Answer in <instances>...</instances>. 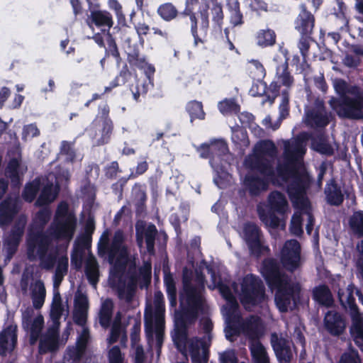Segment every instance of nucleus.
I'll list each match as a JSON object with an SVG mask.
<instances>
[{"label":"nucleus","instance_id":"1","mask_svg":"<svg viewBox=\"0 0 363 363\" xmlns=\"http://www.w3.org/2000/svg\"><path fill=\"white\" fill-rule=\"evenodd\" d=\"M199 0H185L184 9L177 23L178 34L186 31L190 25V32L195 46L199 43H204V40L199 35V31L203 38L208 35L210 28L209 10H211L213 28L215 30L221 32L224 22L223 6L218 0H201L197 12H195L193 6Z\"/></svg>","mask_w":363,"mask_h":363},{"label":"nucleus","instance_id":"2","mask_svg":"<svg viewBox=\"0 0 363 363\" xmlns=\"http://www.w3.org/2000/svg\"><path fill=\"white\" fill-rule=\"evenodd\" d=\"M182 284L183 289L180 292L179 298L181 304L185 301L186 308L176 311L172 337L176 348L182 354H185L188 340V328L194 323L199 312L203 310L204 299L201 291L204 289V286L203 282L198 286L193 285L191 277L186 275L183 277Z\"/></svg>","mask_w":363,"mask_h":363},{"label":"nucleus","instance_id":"3","mask_svg":"<svg viewBox=\"0 0 363 363\" xmlns=\"http://www.w3.org/2000/svg\"><path fill=\"white\" fill-rule=\"evenodd\" d=\"M52 238L48 235L38 233L28 240V258L30 261L37 259L40 266L45 270H51L56 265L55 273L66 275L68 272L69 259L67 255H59L58 249L48 252Z\"/></svg>","mask_w":363,"mask_h":363},{"label":"nucleus","instance_id":"4","mask_svg":"<svg viewBox=\"0 0 363 363\" xmlns=\"http://www.w3.org/2000/svg\"><path fill=\"white\" fill-rule=\"evenodd\" d=\"M77 218L74 213L69 209L68 203L60 201L56 208L52 222L48 231V235L56 240L70 242L75 234Z\"/></svg>","mask_w":363,"mask_h":363},{"label":"nucleus","instance_id":"5","mask_svg":"<svg viewBox=\"0 0 363 363\" xmlns=\"http://www.w3.org/2000/svg\"><path fill=\"white\" fill-rule=\"evenodd\" d=\"M275 291L274 302L281 313L294 311L301 303V285L291 278L271 289Z\"/></svg>","mask_w":363,"mask_h":363},{"label":"nucleus","instance_id":"6","mask_svg":"<svg viewBox=\"0 0 363 363\" xmlns=\"http://www.w3.org/2000/svg\"><path fill=\"white\" fill-rule=\"evenodd\" d=\"M342 118L363 120V89L354 87L350 96L344 97L337 107L333 108Z\"/></svg>","mask_w":363,"mask_h":363},{"label":"nucleus","instance_id":"7","mask_svg":"<svg viewBox=\"0 0 363 363\" xmlns=\"http://www.w3.org/2000/svg\"><path fill=\"white\" fill-rule=\"evenodd\" d=\"M265 297V287L261 279L253 274L246 275L241 284V303L257 306L264 301Z\"/></svg>","mask_w":363,"mask_h":363},{"label":"nucleus","instance_id":"8","mask_svg":"<svg viewBox=\"0 0 363 363\" xmlns=\"http://www.w3.org/2000/svg\"><path fill=\"white\" fill-rule=\"evenodd\" d=\"M279 262L282 268L289 273H294L301 269L303 259L301 256V246L296 239L286 240L280 250Z\"/></svg>","mask_w":363,"mask_h":363},{"label":"nucleus","instance_id":"9","mask_svg":"<svg viewBox=\"0 0 363 363\" xmlns=\"http://www.w3.org/2000/svg\"><path fill=\"white\" fill-rule=\"evenodd\" d=\"M154 308L147 304L144 312L145 332L148 339H152L154 331V320H165V306L161 291H156L154 296Z\"/></svg>","mask_w":363,"mask_h":363},{"label":"nucleus","instance_id":"10","mask_svg":"<svg viewBox=\"0 0 363 363\" xmlns=\"http://www.w3.org/2000/svg\"><path fill=\"white\" fill-rule=\"evenodd\" d=\"M262 232L260 228L252 222H247L243 226V239L248 247L250 254L259 257L264 252L269 251L262 241Z\"/></svg>","mask_w":363,"mask_h":363},{"label":"nucleus","instance_id":"11","mask_svg":"<svg viewBox=\"0 0 363 363\" xmlns=\"http://www.w3.org/2000/svg\"><path fill=\"white\" fill-rule=\"evenodd\" d=\"M280 264V262L273 257L265 258L262 262L260 272L270 289L291 278L281 270Z\"/></svg>","mask_w":363,"mask_h":363},{"label":"nucleus","instance_id":"12","mask_svg":"<svg viewBox=\"0 0 363 363\" xmlns=\"http://www.w3.org/2000/svg\"><path fill=\"white\" fill-rule=\"evenodd\" d=\"M303 181L289 182L287 185L286 192L296 209L301 211H307L310 208V201L306 196V192L310 187L311 179L308 182Z\"/></svg>","mask_w":363,"mask_h":363},{"label":"nucleus","instance_id":"13","mask_svg":"<svg viewBox=\"0 0 363 363\" xmlns=\"http://www.w3.org/2000/svg\"><path fill=\"white\" fill-rule=\"evenodd\" d=\"M277 176L284 182H290L303 181V182L311 180L309 174L305 169H299V165L297 162L291 160H286L283 163H279L277 166Z\"/></svg>","mask_w":363,"mask_h":363},{"label":"nucleus","instance_id":"14","mask_svg":"<svg viewBox=\"0 0 363 363\" xmlns=\"http://www.w3.org/2000/svg\"><path fill=\"white\" fill-rule=\"evenodd\" d=\"M271 346L279 363H291L293 359L292 342L287 337L277 333L270 335Z\"/></svg>","mask_w":363,"mask_h":363},{"label":"nucleus","instance_id":"15","mask_svg":"<svg viewBox=\"0 0 363 363\" xmlns=\"http://www.w3.org/2000/svg\"><path fill=\"white\" fill-rule=\"evenodd\" d=\"M33 313L32 309H27L23 314V327L25 330L29 332V344L30 345H35L43 336L42 330L44 327L43 316L38 315L32 319Z\"/></svg>","mask_w":363,"mask_h":363},{"label":"nucleus","instance_id":"16","mask_svg":"<svg viewBox=\"0 0 363 363\" xmlns=\"http://www.w3.org/2000/svg\"><path fill=\"white\" fill-rule=\"evenodd\" d=\"M294 29L299 34H313L315 27V17L305 4L299 5V12L294 21Z\"/></svg>","mask_w":363,"mask_h":363},{"label":"nucleus","instance_id":"17","mask_svg":"<svg viewBox=\"0 0 363 363\" xmlns=\"http://www.w3.org/2000/svg\"><path fill=\"white\" fill-rule=\"evenodd\" d=\"M22 202L18 196H7L0 203V225H8L13 221L21 208Z\"/></svg>","mask_w":363,"mask_h":363},{"label":"nucleus","instance_id":"18","mask_svg":"<svg viewBox=\"0 0 363 363\" xmlns=\"http://www.w3.org/2000/svg\"><path fill=\"white\" fill-rule=\"evenodd\" d=\"M245 162L248 169L259 173L267 179H272L275 175L272 161L259 154H254L246 158Z\"/></svg>","mask_w":363,"mask_h":363},{"label":"nucleus","instance_id":"19","mask_svg":"<svg viewBox=\"0 0 363 363\" xmlns=\"http://www.w3.org/2000/svg\"><path fill=\"white\" fill-rule=\"evenodd\" d=\"M189 351L192 362L207 363L209 358V345L204 338L194 337L187 340Z\"/></svg>","mask_w":363,"mask_h":363},{"label":"nucleus","instance_id":"20","mask_svg":"<svg viewBox=\"0 0 363 363\" xmlns=\"http://www.w3.org/2000/svg\"><path fill=\"white\" fill-rule=\"evenodd\" d=\"M323 324L327 332L332 336L342 335L346 329V320L339 312L328 311L323 318Z\"/></svg>","mask_w":363,"mask_h":363},{"label":"nucleus","instance_id":"21","mask_svg":"<svg viewBox=\"0 0 363 363\" xmlns=\"http://www.w3.org/2000/svg\"><path fill=\"white\" fill-rule=\"evenodd\" d=\"M87 21L90 27L94 25L107 35L114 24L112 14L107 10L101 9L91 11Z\"/></svg>","mask_w":363,"mask_h":363},{"label":"nucleus","instance_id":"22","mask_svg":"<svg viewBox=\"0 0 363 363\" xmlns=\"http://www.w3.org/2000/svg\"><path fill=\"white\" fill-rule=\"evenodd\" d=\"M261 319L259 316L251 315L245 318L239 324V327L230 325L229 327L231 331L230 335H238L240 330L250 338L257 337L259 335Z\"/></svg>","mask_w":363,"mask_h":363},{"label":"nucleus","instance_id":"23","mask_svg":"<svg viewBox=\"0 0 363 363\" xmlns=\"http://www.w3.org/2000/svg\"><path fill=\"white\" fill-rule=\"evenodd\" d=\"M156 13L162 21L173 22L172 30V33H177V23L182 14L177 5L170 1L162 3L157 8Z\"/></svg>","mask_w":363,"mask_h":363},{"label":"nucleus","instance_id":"24","mask_svg":"<svg viewBox=\"0 0 363 363\" xmlns=\"http://www.w3.org/2000/svg\"><path fill=\"white\" fill-rule=\"evenodd\" d=\"M330 123V119L323 104L309 110L306 115V123L312 128H325Z\"/></svg>","mask_w":363,"mask_h":363},{"label":"nucleus","instance_id":"25","mask_svg":"<svg viewBox=\"0 0 363 363\" xmlns=\"http://www.w3.org/2000/svg\"><path fill=\"white\" fill-rule=\"evenodd\" d=\"M17 341V325H8L0 332V355H6L9 350L12 352L16 347Z\"/></svg>","mask_w":363,"mask_h":363},{"label":"nucleus","instance_id":"26","mask_svg":"<svg viewBox=\"0 0 363 363\" xmlns=\"http://www.w3.org/2000/svg\"><path fill=\"white\" fill-rule=\"evenodd\" d=\"M60 337L57 331L50 329L39 339L38 352L45 354L58 350Z\"/></svg>","mask_w":363,"mask_h":363},{"label":"nucleus","instance_id":"27","mask_svg":"<svg viewBox=\"0 0 363 363\" xmlns=\"http://www.w3.org/2000/svg\"><path fill=\"white\" fill-rule=\"evenodd\" d=\"M324 194L327 203L330 206H339L344 201V194L335 178H331L327 182Z\"/></svg>","mask_w":363,"mask_h":363},{"label":"nucleus","instance_id":"28","mask_svg":"<svg viewBox=\"0 0 363 363\" xmlns=\"http://www.w3.org/2000/svg\"><path fill=\"white\" fill-rule=\"evenodd\" d=\"M21 159L13 157L5 168V176L10 179L13 189H18L23 182V172H20Z\"/></svg>","mask_w":363,"mask_h":363},{"label":"nucleus","instance_id":"29","mask_svg":"<svg viewBox=\"0 0 363 363\" xmlns=\"http://www.w3.org/2000/svg\"><path fill=\"white\" fill-rule=\"evenodd\" d=\"M35 216L33 219L35 228L29 230L28 238L26 240L27 250H28V240L30 238L38 233H43L44 235H48L47 233L43 231V229L46 224L49 222L51 218V211L47 206H43Z\"/></svg>","mask_w":363,"mask_h":363},{"label":"nucleus","instance_id":"30","mask_svg":"<svg viewBox=\"0 0 363 363\" xmlns=\"http://www.w3.org/2000/svg\"><path fill=\"white\" fill-rule=\"evenodd\" d=\"M269 179L261 178L253 174H247L245 177L244 184L252 196H257L268 188Z\"/></svg>","mask_w":363,"mask_h":363},{"label":"nucleus","instance_id":"31","mask_svg":"<svg viewBox=\"0 0 363 363\" xmlns=\"http://www.w3.org/2000/svg\"><path fill=\"white\" fill-rule=\"evenodd\" d=\"M354 289V284H351L348 285L345 291L341 289H339L337 291V298L340 305L346 310L349 309L350 314L359 313L358 306L353 295Z\"/></svg>","mask_w":363,"mask_h":363},{"label":"nucleus","instance_id":"32","mask_svg":"<svg viewBox=\"0 0 363 363\" xmlns=\"http://www.w3.org/2000/svg\"><path fill=\"white\" fill-rule=\"evenodd\" d=\"M312 298L320 306L331 307L334 303L332 292L326 284H319L312 291Z\"/></svg>","mask_w":363,"mask_h":363},{"label":"nucleus","instance_id":"33","mask_svg":"<svg viewBox=\"0 0 363 363\" xmlns=\"http://www.w3.org/2000/svg\"><path fill=\"white\" fill-rule=\"evenodd\" d=\"M59 191L58 184L54 186L52 182H48L41 189L35 205L38 207L48 206L57 198Z\"/></svg>","mask_w":363,"mask_h":363},{"label":"nucleus","instance_id":"34","mask_svg":"<svg viewBox=\"0 0 363 363\" xmlns=\"http://www.w3.org/2000/svg\"><path fill=\"white\" fill-rule=\"evenodd\" d=\"M124 241L125 236L123 230H116L113 235L111 244L106 247L109 263H113L118 252L123 251V249L128 250V247L124 245Z\"/></svg>","mask_w":363,"mask_h":363},{"label":"nucleus","instance_id":"35","mask_svg":"<svg viewBox=\"0 0 363 363\" xmlns=\"http://www.w3.org/2000/svg\"><path fill=\"white\" fill-rule=\"evenodd\" d=\"M226 7L229 12L230 23L233 27L242 26L245 23V18L239 0H227Z\"/></svg>","mask_w":363,"mask_h":363},{"label":"nucleus","instance_id":"36","mask_svg":"<svg viewBox=\"0 0 363 363\" xmlns=\"http://www.w3.org/2000/svg\"><path fill=\"white\" fill-rule=\"evenodd\" d=\"M146 189V185L140 183H135L132 188V194L137 213H141L145 210L146 201L147 200Z\"/></svg>","mask_w":363,"mask_h":363},{"label":"nucleus","instance_id":"37","mask_svg":"<svg viewBox=\"0 0 363 363\" xmlns=\"http://www.w3.org/2000/svg\"><path fill=\"white\" fill-rule=\"evenodd\" d=\"M113 308L114 304L111 298H108L101 303L99 313V323L105 329L111 326Z\"/></svg>","mask_w":363,"mask_h":363},{"label":"nucleus","instance_id":"38","mask_svg":"<svg viewBox=\"0 0 363 363\" xmlns=\"http://www.w3.org/2000/svg\"><path fill=\"white\" fill-rule=\"evenodd\" d=\"M354 87H359L357 85H349L345 80L343 79H337L335 81L334 84V88L336 93L339 95V98L333 97L330 99L329 104L332 108L340 104V101L344 97H348L350 96V91Z\"/></svg>","mask_w":363,"mask_h":363},{"label":"nucleus","instance_id":"39","mask_svg":"<svg viewBox=\"0 0 363 363\" xmlns=\"http://www.w3.org/2000/svg\"><path fill=\"white\" fill-rule=\"evenodd\" d=\"M268 203L270 211L278 213H285L288 206L285 196L278 191H274L269 194Z\"/></svg>","mask_w":363,"mask_h":363},{"label":"nucleus","instance_id":"40","mask_svg":"<svg viewBox=\"0 0 363 363\" xmlns=\"http://www.w3.org/2000/svg\"><path fill=\"white\" fill-rule=\"evenodd\" d=\"M306 150L300 142L287 143L284 145V157L286 160L297 162V159L305 154Z\"/></svg>","mask_w":363,"mask_h":363},{"label":"nucleus","instance_id":"41","mask_svg":"<svg viewBox=\"0 0 363 363\" xmlns=\"http://www.w3.org/2000/svg\"><path fill=\"white\" fill-rule=\"evenodd\" d=\"M257 45L261 48L273 46L277 43V35L274 30L261 29L256 35Z\"/></svg>","mask_w":363,"mask_h":363},{"label":"nucleus","instance_id":"42","mask_svg":"<svg viewBox=\"0 0 363 363\" xmlns=\"http://www.w3.org/2000/svg\"><path fill=\"white\" fill-rule=\"evenodd\" d=\"M350 230L358 238H363V211H354L349 219Z\"/></svg>","mask_w":363,"mask_h":363},{"label":"nucleus","instance_id":"43","mask_svg":"<svg viewBox=\"0 0 363 363\" xmlns=\"http://www.w3.org/2000/svg\"><path fill=\"white\" fill-rule=\"evenodd\" d=\"M288 59L284 62L277 67L276 75L278 82L286 87H291L294 84V77L289 70Z\"/></svg>","mask_w":363,"mask_h":363},{"label":"nucleus","instance_id":"44","mask_svg":"<svg viewBox=\"0 0 363 363\" xmlns=\"http://www.w3.org/2000/svg\"><path fill=\"white\" fill-rule=\"evenodd\" d=\"M186 111L190 116L191 123L196 119L203 120L205 118L206 113L201 101L196 100L189 101L186 105Z\"/></svg>","mask_w":363,"mask_h":363},{"label":"nucleus","instance_id":"45","mask_svg":"<svg viewBox=\"0 0 363 363\" xmlns=\"http://www.w3.org/2000/svg\"><path fill=\"white\" fill-rule=\"evenodd\" d=\"M157 235V230L153 224L149 225L144 232L147 252L150 256L155 255V244Z\"/></svg>","mask_w":363,"mask_h":363},{"label":"nucleus","instance_id":"46","mask_svg":"<svg viewBox=\"0 0 363 363\" xmlns=\"http://www.w3.org/2000/svg\"><path fill=\"white\" fill-rule=\"evenodd\" d=\"M250 352L254 363H270L266 349L260 342L253 344Z\"/></svg>","mask_w":363,"mask_h":363},{"label":"nucleus","instance_id":"47","mask_svg":"<svg viewBox=\"0 0 363 363\" xmlns=\"http://www.w3.org/2000/svg\"><path fill=\"white\" fill-rule=\"evenodd\" d=\"M277 153V149L273 141L269 140L259 142L255 147V154H259L263 157H274Z\"/></svg>","mask_w":363,"mask_h":363},{"label":"nucleus","instance_id":"48","mask_svg":"<svg viewBox=\"0 0 363 363\" xmlns=\"http://www.w3.org/2000/svg\"><path fill=\"white\" fill-rule=\"evenodd\" d=\"M40 180L37 179L26 184L21 195L23 199L28 203L33 201L40 190Z\"/></svg>","mask_w":363,"mask_h":363},{"label":"nucleus","instance_id":"49","mask_svg":"<svg viewBox=\"0 0 363 363\" xmlns=\"http://www.w3.org/2000/svg\"><path fill=\"white\" fill-rule=\"evenodd\" d=\"M85 275L91 285H96L99 281V265L95 259L86 262L84 269Z\"/></svg>","mask_w":363,"mask_h":363},{"label":"nucleus","instance_id":"50","mask_svg":"<svg viewBox=\"0 0 363 363\" xmlns=\"http://www.w3.org/2000/svg\"><path fill=\"white\" fill-rule=\"evenodd\" d=\"M218 107L220 112L223 115L231 113L237 114L240 111V106L233 98L225 99L224 100L220 101L218 103Z\"/></svg>","mask_w":363,"mask_h":363},{"label":"nucleus","instance_id":"51","mask_svg":"<svg viewBox=\"0 0 363 363\" xmlns=\"http://www.w3.org/2000/svg\"><path fill=\"white\" fill-rule=\"evenodd\" d=\"M350 315L352 320V325L350 328L351 335L355 339L363 340V318L359 312Z\"/></svg>","mask_w":363,"mask_h":363},{"label":"nucleus","instance_id":"52","mask_svg":"<svg viewBox=\"0 0 363 363\" xmlns=\"http://www.w3.org/2000/svg\"><path fill=\"white\" fill-rule=\"evenodd\" d=\"M149 85H150V84L146 80L137 79L135 84H131L130 86V90L134 100L138 101L140 96H145L148 91Z\"/></svg>","mask_w":363,"mask_h":363},{"label":"nucleus","instance_id":"53","mask_svg":"<svg viewBox=\"0 0 363 363\" xmlns=\"http://www.w3.org/2000/svg\"><path fill=\"white\" fill-rule=\"evenodd\" d=\"M24 228L25 225L23 223H21L20 222L16 223L13 225L8 238V242L9 245H12L15 247L18 245L23 235Z\"/></svg>","mask_w":363,"mask_h":363},{"label":"nucleus","instance_id":"54","mask_svg":"<svg viewBox=\"0 0 363 363\" xmlns=\"http://www.w3.org/2000/svg\"><path fill=\"white\" fill-rule=\"evenodd\" d=\"M128 261V250H123L118 252L115 257L113 263L114 271L117 273H123L125 272Z\"/></svg>","mask_w":363,"mask_h":363},{"label":"nucleus","instance_id":"55","mask_svg":"<svg viewBox=\"0 0 363 363\" xmlns=\"http://www.w3.org/2000/svg\"><path fill=\"white\" fill-rule=\"evenodd\" d=\"M127 60L130 65L139 69H143L147 65L145 58L140 56V51L138 48H134L132 51L128 53Z\"/></svg>","mask_w":363,"mask_h":363},{"label":"nucleus","instance_id":"56","mask_svg":"<svg viewBox=\"0 0 363 363\" xmlns=\"http://www.w3.org/2000/svg\"><path fill=\"white\" fill-rule=\"evenodd\" d=\"M107 35V48L105 49V57L112 56L116 59L117 63L118 64L121 61V57L118 48V45L111 33H108Z\"/></svg>","mask_w":363,"mask_h":363},{"label":"nucleus","instance_id":"57","mask_svg":"<svg viewBox=\"0 0 363 363\" xmlns=\"http://www.w3.org/2000/svg\"><path fill=\"white\" fill-rule=\"evenodd\" d=\"M165 320H154V331L155 333L157 350H160L164 336Z\"/></svg>","mask_w":363,"mask_h":363},{"label":"nucleus","instance_id":"58","mask_svg":"<svg viewBox=\"0 0 363 363\" xmlns=\"http://www.w3.org/2000/svg\"><path fill=\"white\" fill-rule=\"evenodd\" d=\"M210 145L213 160L215 157H223L228 150L227 143L222 140H215Z\"/></svg>","mask_w":363,"mask_h":363},{"label":"nucleus","instance_id":"59","mask_svg":"<svg viewBox=\"0 0 363 363\" xmlns=\"http://www.w3.org/2000/svg\"><path fill=\"white\" fill-rule=\"evenodd\" d=\"M113 130V123L112 121H104L102 124L101 136L98 140L97 144L103 145L108 143Z\"/></svg>","mask_w":363,"mask_h":363},{"label":"nucleus","instance_id":"60","mask_svg":"<svg viewBox=\"0 0 363 363\" xmlns=\"http://www.w3.org/2000/svg\"><path fill=\"white\" fill-rule=\"evenodd\" d=\"M276 212H269L266 213L264 211L259 212L260 220L267 225L272 228H277L279 225L280 220L277 216L275 215Z\"/></svg>","mask_w":363,"mask_h":363},{"label":"nucleus","instance_id":"61","mask_svg":"<svg viewBox=\"0 0 363 363\" xmlns=\"http://www.w3.org/2000/svg\"><path fill=\"white\" fill-rule=\"evenodd\" d=\"M300 38L298 43V47L300 50L301 54L303 57L308 55L310 48V42L313 40V34H299Z\"/></svg>","mask_w":363,"mask_h":363},{"label":"nucleus","instance_id":"62","mask_svg":"<svg viewBox=\"0 0 363 363\" xmlns=\"http://www.w3.org/2000/svg\"><path fill=\"white\" fill-rule=\"evenodd\" d=\"M141 320L139 318H134V324L131 328L130 338L132 345H135L140 340Z\"/></svg>","mask_w":363,"mask_h":363},{"label":"nucleus","instance_id":"63","mask_svg":"<svg viewBox=\"0 0 363 363\" xmlns=\"http://www.w3.org/2000/svg\"><path fill=\"white\" fill-rule=\"evenodd\" d=\"M131 77V72L126 64H125L119 73L113 79L114 82L117 83L118 86L124 85Z\"/></svg>","mask_w":363,"mask_h":363},{"label":"nucleus","instance_id":"64","mask_svg":"<svg viewBox=\"0 0 363 363\" xmlns=\"http://www.w3.org/2000/svg\"><path fill=\"white\" fill-rule=\"evenodd\" d=\"M109 363H123V357L121 350L118 345L112 347L108 354Z\"/></svg>","mask_w":363,"mask_h":363}]
</instances>
